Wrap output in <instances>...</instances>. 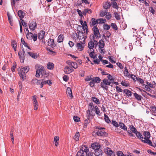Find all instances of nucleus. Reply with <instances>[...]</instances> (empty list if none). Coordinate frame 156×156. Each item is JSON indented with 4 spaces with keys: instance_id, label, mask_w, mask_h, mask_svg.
<instances>
[{
    "instance_id": "a18cd8bd",
    "label": "nucleus",
    "mask_w": 156,
    "mask_h": 156,
    "mask_svg": "<svg viewBox=\"0 0 156 156\" xmlns=\"http://www.w3.org/2000/svg\"><path fill=\"white\" fill-rule=\"evenodd\" d=\"M136 80L143 85H144V81L141 78L139 77H136Z\"/></svg>"
},
{
    "instance_id": "e433bc0d",
    "label": "nucleus",
    "mask_w": 156,
    "mask_h": 156,
    "mask_svg": "<svg viewBox=\"0 0 156 156\" xmlns=\"http://www.w3.org/2000/svg\"><path fill=\"white\" fill-rule=\"evenodd\" d=\"M134 133L136 134V137L138 138H139L141 140H142L143 139V137L142 136L141 134L140 133V132L137 131L136 132Z\"/></svg>"
},
{
    "instance_id": "338daca9",
    "label": "nucleus",
    "mask_w": 156,
    "mask_h": 156,
    "mask_svg": "<svg viewBox=\"0 0 156 156\" xmlns=\"http://www.w3.org/2000/svg\"><path fill=\"white\" fill-rule=\"evenodd\" d=\"M73 64H72L71 66L75 69H76L78 67V65L76 63L73 62Z\"/></svg>"
},
{
    "instance_id": "f704fd0d",
    "label": "nucleus",
    "mask_w": 156,
    "mask_h": 156,
    "mask_svg": "<svg viewBox=\"0 0 156 156\" xmlns=\"http://www.w3.org/2000/svg\"><path fill=\"white\" fill-rule=\"evenodd\" d=\"M80 23L82 26H78V27H77L78 30L80 29V30H82L85 32V29L84 26H83V22L82 21H80Z\"/></svg>"
},
{
    "instance_id": "2eb2a0df",
    "label": "nucleus",
    "mask_w": 156,
    "mask_h": 156,
    "mask_svg": "<svg viewBox=\"0 0 156 156\" xmlns=\"http://www.w3.org/2000/svg\"><path fill=\"white\" fill-rule=\"evenodd\" d=\"M98 24L97 20H96L94 18H93L91 19L90 25V26L92 27L94 26L95 25Z\"/></svg>"
},
{
    "instance_id": "09e8293b",
    "label": "nucleus",
    "mask_w": 156,
    "mask_h": 156,
    "mask_svg": "<svg viewBox=\"0 0 156 156\" xmlns=\"http://www.w3.org/2000/svg\"><path fill=\"white\" fill-rule=\"evenodd\" d=\"M125 71H124V74L126 76L129 77V73L128 72V70L126 67H125Z\"/></svg>"
},
{
    "instance_id": "72a5a7b5",
    "label": "nucleus",
    "mask_w": 156,
    "mask_h": 156,
    "mask_svg": "<svg viewBox=\"0 0 156 156\" xmlns=\"http://www.w3.org/2000/svg\"><path fill=\"white\" fill-rule=\"evenodd\" d=\"M134 96L135 97L136 99L138 101L141 100L142 96L139 95L136 93H135L133 94Z\"/></svg>"
},
{
    "instance_id": "393cba45",
    "label": "nucleus",
    "mask_w": 156,
    "mask_h": 156,
    "mask_svg": "<svg viewBox=\"0 0 156 156\" xmlns=\"http://www.w3.org/2000/svg\"><path fill=\"white\" fill-rule=\"evenodd\" d=\"M145 140H142V142L144 143H146L154 147L153 145H152V142L151 140H149V139H146Z\"/></svg>"
},
{
    "instance_id": "4d7b16f0",
    "label": "nucleus",
    "mask_w": 156,
    "mask_h": 156,
    "mask_svg": "<svg viewBox=\"0 0 156 156\" xmlns=\"http://www.w3.org/2000/svg\"><path fill=\"white\" fill-rule=\"evenodd\" d=\"M114 14L115 15V17L116 20H120V17L119 14L116 12H115Z\"/></svg>"
},
{
    "instance_id": "3c124183",
    "label": "nucleus",
    "mask_w": 156,
    "mask_h": 156,
    "mask_svg": "<svg viewBox=\"0 0 156 156\" xmlns=\"http://www.w3.org/2000/svg\"><path fill=\"white\" fill-rule=\"evenodd\" d=\"M112 28L115 30H117L118 28L116 24L115 23H111V25Z\"/></svg>"
},
{
    "instance_id": "f3484780",
    "label": "nucleus",
    "mask_w": 156,
    "mask_h": 156,
    "mask_svg": "<svg viewBox=\"0 0 156 156\" xmlns=\"http://www.w3.org/2000/svg\"><path fill=\"white\" fill-rule=\"evenodd\" d=\"M103 151L100 149L94 151V154L96 156H102Z\"/></svg>"
},
{
    "instance_id": "774afa93",
    "label": "nucleus",
    "mask_w": 156,
    "mask_h": 156,
    "mask_svg": "<svg viewBox=\"0 0 156 156\" xmlns=\"http://www.w3.org/2000/svg\"><path fill=\"white\" fill-rule=\"evenodd\" d=\"M117 156H124V154L121 151H118L117 152Z\"/></svg>"
},
{
    "instance_id": "f8f14e48",
    "label": "nucleus",
    "mask_w": 156,
    "mask_h": 156,
    "mask_svg": "<svg viewBox=\"0 0 156 156\" xmlns=\"http://www.w3.org/2000/svg\"><path fill=\"white\" fill-rule=\"evenodd\" d=\"M66 94L68 97H69L71 99L73 98L72 90L70 87H68L66 89Z\"/></svg>"
},
{
    "instance_id": "680f3d73",
    "label": "nucleus",
    "mask_w": 156,
    "mask_h": 156,
    "mask_svg": "<svg viewBox=\"0 0 156 156\" xmlns=\"http://www.w3.org/2000/svg\"><path fill=\"white\" fill-rule=\"evenodd\" d=\"M94 106L93 105V104L92 102H91L89 104V109H90L92 110L94 109Z\"/></svg>"
},
{
    "instance_id": "412c9836",
    "label": "nucleus",
    "mask_w": 156,
    "mask_h": 156,
    "mask_svg": "<svg viewBox=\"0 0 156 156\" xmlns=\"http://www.w3.org/2000/svg\"><path fill=\"white\" fill-rule=\"evenodd\" d=\"M110 6L111 4L110 2H107L103 3V7L105 9H109Z\"/></svg>"
},
{
    "instance_id": "37998d69",
    "label": "nucleus",
    "mask_w": 156,
    "mask_h": 156,
    "mask_svg": "<svg viewBox=\"0 0 156 156\" xmlns=\"http://www.w3.org/2000/svg\"><path fill=\"white\" fill-rule=\"evenodd\" d=\"M19 74L20 77L22 78V79L23 80L26 79V76L25 74L26 73L20 72V73H19Z\"/></svg>"
},
{
    "instance_id": "79ce46f5",
    "label": "nucleus",
    "mask_w": 156,
    "mask_h": 156,
    "mask_svg": "<svg viewBox=\"0 0 156 156\" xmlns=\"http://www.w3.org/2000/svg\"><path fill=\"white\" fill-rule=\"evenodd\" d=\"M121 84L125 87H129V84L127 82V81H122L121 82Z\"/></svg>"
},
{
    "instance_id": "49530a36",
    "label": "nucleus",
    "mask_w": 156,
    "mask_h": 156,
    "mask_svg": "<svg viewBox=\"0 0 156 156\" xmlns=\"http://www.w3.org/2000/svg\"><path fill=\"white\" fill-rule=\"evenodd\" d=\"M106 20L105 19L100 18L97 19V21L98 23H104L106 22Z\"/></svg>"
},
{
    "instance_id": "a211bd4d",
    "label": "nucleus",
    "mask_w": 156,
    "mask_h": 156,
    "mask_svg": "<svg viewBox=\"0 0 156 156\" xmlns=\"http://www.w3.org/2000/svg\"><path fill=\"white\" fill-rule=\"evenodd\" d=\"M7 15L9 22L10 23V25L11 26H12L13 25V23L12 19V16L9 12H7Z\"/></svg>"
},
{
    "instance_id": "423d86ee",
    "label": "nucleus",
    "mask_w": 156,
    "mask_h": 156,
    "mask_svg": "<svg viewBox=\"0 0 156 156\" xmlns=\"http://www.w3.org/2000/svg\"><path fill=\"white\" fill-rule=\"evenodd\" d=\"M78 31L76 34L77 39L79 40L82 39L84 37V34L83 32V30H80V29H77Z\"/></svg>"
},
{
    "instance_id": "7c9ffc66",
    "label": "nucleus",
    "mask_w": 156,
    "mask_h": 156,
    "mask_svg": "<svg viewBox=\"0 0 156 156\" xmlns=\"http://www.w3.org/2000/svg\"><path fill=\"white\" fill-rule=\"evenodd\" d=\"M24 13L21 10L19 11L18 12V14L19 17L20 18V20L22 19L24 17Z\"/></svg>"
},
{
    "instance_id": "603ef678",
    "label": "nucleus",
    "mask_w": 156,
    "mask_h": 156,
    "mask_svg": "<svg viewBox=\"0 0 156 156\" xmlns=\"http://www.w3.org/2000/svg\"><path fill=\"white\" fill-rule=\"evenodd\" d=\"M103 28L105 30H107L110 28V26L107 24H105L103 25Z\"/></svg>"
},
{
    "instance_id": "69168bd1",
    "label": "nucleus",
    "mask_w": 156,
    "mask_h": 156,
    "mask_svg": "<svg viewBox=\"0 0 156 156\" xmlns=\"http://www.w3.org/2000/svg\"><path fill=\"white\" fill-rule=\"evenodd\" d=\"M32 38L34 41H36L37 40V35L36 34H34V35L33 34V36L32 37Z\"/></svg>"
},
{
    "instance_id": "b1692460",
    "label": "nucleus",
    "mask_w": 156,
    "mask_h": 156,
    "mask_svg": "<svg viewBox=\"0 0 156 156\" xmlns=\"http://www.w3.org/2000/svg\"><path fill=\"white\" fill-rule=\"evenodd\" d=\"M128 126L130 128L131 131L133 133H136L137 131V130L136 128H135L134 126L133 125H129Z\"/></svg>"
},
{
    "instance_id": "6e6d98bb",
    "label": "nucleus",
    "mask_w": 156,
    "mask_h": 156,
    "mask_svg": "<svg viewBox=\"0 0 156 156\" xmlns=\"http://www.w3.org/2000/svg\"><path fill=\"white\" fill-rule=\"evenodd\" d=\"M112 15L109 12H107L105 15V17L108 20H109L111 18Z\"/></svg>"
},
{
    "instance_id": "8fccbe9b",
    "label": "nucleus",
    "mask_w": 156,
    "mask_h": 156,
    "mask_svg": "<svg viewBox=\"0 0 156 156\" xmlns=\"http://www.w3.org/2000/svg\"><path fill=\"white\" fill-rule=\"evenodd\" d=\"M94 44L92 41H90L88 44V47L89 48H93L94 47Z\"/></svg>"
},
{
    "instance_id": "c85d7f7f",
    "label": "nucleus",
    "mask_w": 156,
    "mask_h": 156,
    "mask_svg": "<svg viewBox=\"0 0 156 156\" xmlns=\"http://www.w3.org/2000/svg\"><path fill=\"white\" fill-rule=\"evenodd\" d=\"M91 100L93 101L97 105L100 104L99 100L97 98L94 97H92L91 98Z\"/></svg>"
},
{
    "instance_id": "cd10ccee",
    "label": "nucleus",
    "mask_w": 156,
    "mask_h": 156,
    "mask_svg": "<svg viewBox=\"0 0 156 156\" xmlns=\"http://www.w3.org/2000/svg\"><path fill=\"white\" fill-rule=\"evenodd\" d=\"M59 140V137L58 136H55L54 137V142L55 145L57 147L58 145V142Z\"/></svg>"
},
{
    "instance_id": "ea45409f",
    "label": "nucleus",
    "mask_w": 156,
    "mask_h": 156,
    "mask_svg": "<svg viewBox=\"0 0 156 156\" xmlns=\"http://www.w3.org/2000/svg\"><path fill=\"white\" fill-rule=\"evenodd\" d=\"M104 119L106 122L107 123H109L111 121L109 118L108 116L106 115L105 114H104Z\"/></svg>"
},
{
    "instance_id": "58836bf2",
    "label": "nucleus",
    "mask_w": 156,
    "mask_h": 156,
    "mask_svg": "<svg viewBox=\"0 0 156 156\" xmlns=\"http://www.w3.org/2000/svg\"><path fill=\"white\" fill-rule=\"evenodd\" d=\"M92 12V11L90 9H85L83 12V14L86 15L87 13L90 14Z\"/></svg>"
},
{
    "instance_id": "7ed1b4c3",
    "label": "nucleus",
    "mask_w": 156,
    "mask_h": 156,
    "mask_svg": "<svg viewBox=\"0 0 156 156\" xmlns=\"http://www.w3.org/2000/svg\"><path fill=\"white\" fill-rule=\"evenodd\" d=\"M102 81L100 83L101 87L104 89L108 90V87L107 85H110L111 82L108 81V80L106 79H103Z\"/></svg>"
},
{
    "instance_id": "2f4dec72",
    "label": "nucleus",
    "mask_w": 156,
    "mask_h": 156,
    "mask_svg": "<svg viewBox=\"0 0 156 156\" xmlns=\"http://www.w3.org/2000/svg\"><path fill=\"white\" fill-rule=\"evenodd\" d=\"M27 53L30 56H31L32 58H34L35 59L38 57V55H37V54L29 52H27Z\"/></svg>"
},
{
    "instance_id": "bf43d9fd",
    "label": "nucleus",
    "mask_w": 156,
    "mask_h": 156,
    "mask_svg": "<svg viewBox=\"0 0 156 156\" xmlns=\"http://www.w3.org/2000/svg\"><path fill=\"white\" fill-rule=\"evenodd\" d=\"M73 118L74 121L76 122H78L80 120V118L77 116H74Z\"/></svg>"
},
{
    "instance_id": "0e129e2a",
    "label": "nucleus",
    "mask_w": 156,
    "mask_h": 156,
    "mask_svg": "<svg viewBox=\"0 0 156 156\" xmlns=\"http://www.w3.org/2000/svg\"><path fill=\"white\" fill-rule=\"evenodd\" d=\"M107 12L106 11H102L100 13V16L101 17H103L105 16Z\"/></svg>"
},
{
    "instance_id": "c03bdc74",
    "label": "nucleus",
    "mask_w": 156,
    "mask_h": 156,
    "mask_svg": "<svg viewBox=\"0 0 156 156\" xmlns=\"http://www.w3.org/2000/svg\"><path fill=\"white\" fill-rule=\"evenodd\" d=\"M112 6L113 8L118 9L119 6L117 5V3L115 2H113L112 3Z\"/></svg>"
},
{
    "instance_id": "4be33fe9",
    "label": "nucleus",
    "mask_w": 156,
    "mask_h": 156,
    "mask_svg": "<svg viewBox=\"0 0 156 156\" xmlns=\"http://www.w3.org/2000/svg\"><path fill=\"white\" fill-rule=\"evenodd\" d=\"M119 126L120 128L125 131H126L127 129V127L125 125L124 123L122 122H119Z\"/></svg>"
},
{
    "instance_id": "5701e85b",
    "label": "nucleus",
    "mask_w": 156,
    "mask_h": 156,
    "mask_svg": "<svg viewBox=\"0 0 156 156\" xmlns=\"http://www.w3.org/2000/svg\"><path fill=\"white\" fill-rule=\"evenodd\" d=\"M54 64L51 62H48L47 66V68L50 70L54 68Z\"/></svg>"
},
{
    "instance_id": "4c0bfd02",
    "label": "nucleus",
    "mask_w": 156,
    "mask_h": 156,
    "mask_svg": "<svg viewBox=\"0 0 156 156\" xmlns=\"http://www.w3.org/2000/svg\"><path fill=\"white\" fill-rule=\"evenodd\" d=\"M108 149L106 151L107 154L110 156H115V154L113 153L112 151L111 150H108Z\"/></svg>"
},
{
    "instance_id": "bb28decb",
    "label": "nucleus",
    "mask_w": 156,
    "mask_h": 156,
    "mask_svg": "<svg viewBox=\"0 0 156 156\" xmlns=\"http://www.w3.org/2000/svg\"><path fill=\"white\" fill-rule=\"evenodd\" d=\"M11 44V45L13 48L14 50L16 51V47L17 46L16 42L14 40H13L12 41Z\"/></svg>"
},
{
    "instance_id": "f257e3e1",
    "label": "nucleus",
    "mask_w": 156,
    "mask_h": 156,
    "mask_svg": "<svg viewBox=\"0 0 156 156\" xmlns=\"http://www.w3.org/2000/svg\"><path fill=\"white\" fill-rule=\"evenodd\" d=\"M35 68L37 69L35 75L37 77H39L40 76V74H41L42 76H44V77H47L48 76V73L46 72L43 66L39 64H37L35 65Z\"/></svg>"
},
{
    "instance_id": "aec40b11",
    "label": "nucleus",
    "mask_w": 156,
    "mask_h": 156,
    "mask_svg": "<svg viewBox=\"0 0 156 156\" xmlns=\"http://www.w3.org/2000/svg\"><path fill=\"white\" fill-rule=\"evenodd\" d=\"M123 93H125L128 97H130L132 95V92L128 89H124L123 90Z\"/></svg>"
},
{
    "instance_id": "a878e982",
    "label": "nucleus",
    "mask_w": 156,
    "mask_h": 156,
    "mask_svg": "<svg viewBox=\"0 0 156 156\" xmlns=\"http://www.w3.org/2000/svg\"><path fill=\"white\" fill-rule=\"evenodd\" d=\"M99 47L100 48H103L105 46L104 41L102 39L100 40L98 42Z\"/></svg>"
},
{
    "instance_id": "20e7f679",
    "label": "nucleus",
    "mask_w": 156,
    "mask_h": 156,
    "mask_svg": "<svg viewBox=\"0 0 156 156\" xmlns=\"http://www.w3.org/2000/svg\"><path fill=\"white\" fill-rule=\"evenodd\" d=\"M31 83H36V84L39 86L40 88H42L43 87L44 81L43 79L38 80L36 78L34 79L31 81Z\"/></svg>"
},
{
    "instance_id": "de8ad7c7",
    "label": "nucleus",
    "mask_w": 156,
    "mask_h": 156,
    "mask_svg": "<svg viewBox=\"0 0 156 156\" xmlns=\"http://www.w3.org/2000/svg\"><path fill=\"white\" fill-rule=\"evenodd\" d=\"M21 40L22 43L25 46V47H27L28 49H30V48L28 46L27 44L25 42L23 38H21Z\"/></svg>"
},
{
    "instance_id": "6ab92c4d",
    "label": "nucleus",
    "mask_w": 156,
    "mask_h": 156,
    "mask_svg": "<svg viewBox=\"0 0 156 156\" xmlns=\"http://www.w3.org/2000/svg\"><path fill=\"white\" fill-rule=\"evenodd\" d=\"M76 46L77 47V49L79 51H82L84 48V46L83 45V44L80 43H77L76 44Z\"/></svg>"
},
{
    "instance_id": "a19ab883",
    "label": "nucleus",
    "mask_w": 156,
    "mask_h": 156,
    "mask_svg": "<svg viewBox=\"0 0 156 156\" xmlns=\"http://www.w3.org/2000/svg\"><path fill=\"white\" fill-rule=\"evenodd\" d=\"M80 136V134L79 132H76L75 136L73 137V139L76 141H78L79 140Z\"/></svg>"
},
{
    "instance_id": "473e14b6",
    "label": "nucleus",
    "mask_w": 156,
    "mask_h": 156,
    "mask_svg": "<svg viewBox=\"0 0 156 156\" xmlns=\"http://www.w3.org/2000/svg\"><path fill=\"white\" fill-rule=\"evenodd\" d=\"M64 37L62 34H60L59 35L57 40V42L58 43H61L63 42V41Z\"/></svg>"
},
{
    "instance_id": "9b49d317",
    "label": "nucleus",
    "mask_w": 156,
    "mask_h": 156,
    "mask_svg": "<svg viewBox=\"0 0 156 156\" xmlns=\"http://www.w3.org/2000/svg\"><path fill=\"white\" fill-rule=\"evenodd\" d=\"M74 69L72 68H69V66H66L64 68V71L65 73L69 74L74 71Z\"/></svg>"
},
{
    "instance_id": "6e6552de",
    "label": "nucleus",
    "mask_w": 156,
    "mask_h": 156,
    "mask_svg": "<svg viewBox=\"0 0 156 156\" xmlns=\"http://www.w3.org/2000/svg\"><path fill=\"white\" fill-rule=\"evenodd\" d=\"M37 27V23H36V21L33 20L30 22L29 24V28L32 31L34 30Z\"/></svg>"
},
{
    "instance_id": "9d476101",
    "label": "nucleus",
    "mask_w": 156,
    "mask_h": 156,
    "mask_svg": "<svg viewBox=\"0 0 156 156\" xmlns=\"http://www.w3.org/2000/svg\"><path fill=\"white\" fill-rule=\"evenodd\" d=\"M91 147L92 149L94 150V151H96L100 149V145L97 142H95L92 143Z\"/></svg>"
},
{
    "instance_id": "052dcab7",
    "label": "nucleus",
    "mask_w": 156,
    "mask_h": 156,
    "mask_svg": "<svg viewBox=\"0 0 156 156\" xmlns=\"http://www.w3.org/2000/svg\"><path fill=\"white\" fill-rule=\"evenodd\" d=\"M112 123L114 126L116 127H118L119 126L118 123L115 121L112 120Z\"/></svg>"
},
{
    "instance_id": "39448f33",
    "label": "nucleus",
    "mask_w": 156,
    "mask_h": 156,
    "mask_svg": "<svg viewBox=\"0 0 156 156\" xmlns=\"http://www.w3.org/2000/svg\"><path fill=\"white\" fill-rule=\"evenodd\" d=\"M92 30L94 31V35L95 36L96 38H99L101 37V35L99 32V31L98 28L96 26H94Z\"/></svg>"
},
{
    "instance_id": "5fc2aeb1",
    "label": "nucleus",
    "mask_w": 156,
    "mask_h": 156,
    "mask_svg": "<svg viewBox=\"0 0 156 156\" xmlns=\"http://www.w3.org/2000/svg\"><path fill=\"white\" fill-rule=\"evenodd\" d=\"M108 75V78L109 80H110V82H111V83H112L113 81L114 80V79L113 78L112 76L110 74H109Z\"/></svg>"
},
{
    "instance_id": "13d9d810",
    "label": "nucleus",
    "mask_w": 156,
    "mask_h": 156,
    "mask_svg": "<svg viewBox=\"0 0 156 156\" xmlns=\"http://www.w3.org/2000/svg\"><path fill=\"white\" fill-rule=\"evenodd\" d=\"M92 75L87 76L84 79L85 81L87 82L91 80L92 79Z\"/></svg>"
},
{
    "instance_id": "f03ea898",
    "label": "nucleus",
    "mask_w": 156,
    "mask_h": 156,
    "mask_svg": "<svg viewBox=\"0 0 156 156\" xmlns=\"http://www.w3.org/2000/svg\"><path fill=\"white\" fill-rule=\"evenodd\" d=\"M96 129H98L95 131L96 133L98 136H107V133L103 130L105 129V128L100 126H97Z\"/></svg>"
},
{
    "instance_id": "864d4df0",
    "label": "nucleus",
    "mask_w": 156,
    "mask_h": 156,
    "mask_svg": "<svg viewBox=\"0 0 156 156\" xmlns=\"http://www.w3.org/2000/svg\"><path fill=\"white\" fill-rule=\"evenodd\" d=\"M95 83H98L101 81V79L99 77H94Z\"/></svg>"
},
{
    "instance_id": "1a4fd4ad",
    "label": "nucleus",
    "mask_w": 156,
    "mask_h": 156,
    "mask_svg": "<svg viewBox=\"0 0 156 156\" xmlns=\"http://www.w3.org/2000/svg\"><path fill=\"white\" fill-rule=\"evenodd\" d=\"M93 111H94V109L91 110L90 109H89L87 110L86 116L88 120H89L91 117H92L95 115L94 113L93 112Z\"/></svg>"
},
{
    "instance_id": "e2e57ef3",
    "label": "nucleus",
    "mask_w": 156,
    "mask_h": 156,
    "mask_svg": "<svg viewBox=\"0 0 156 156\" xmlns=\"http://www.w3.org/2000/svg\"><path fill=\"white\" fill-rule=\"evenodd\" d=\"M84 148L83 151V152H85L86 154L87 153L89 152V149L88 148V147L85 145H84Z\"/></svg>"
},
{
    "instance_id": "ddd939ff",
    "label": "nucleus",
    "mask_w": 156,
    "mask_h": 156,
    "mask_svg": "<svg viewBox=\"0 0 156 156\" xmlns=\"http://www.w3.org/2000/svg\"><path fill=\"white\" fill-rule=\"evenodd\" d=\"M30 68L28 66L21 67L20 72L25 73H27L29 71Z\"/></svg>"
},
{
    "instance_id": "4468645a",
    "label": "nucleus",
    "mask_w": 156,
    "mask_h": 156,
    "mask_svg": "<svg viewBox=\"0 0 156 156\" xmlns=\"http://www.w3.org/2000/svg\"><path fill=\"white\" fill-rule=\"evenodd\" d=\"M45 34V31L43 30H41L38 34V38L39 39H42L44 38Z\"/></svg>"
},
{
    "instance_id": "0eeeda50",
    "label": "nucleus",
    "mask_w": 156,
    "mask_h": 156,
    "mask_svg": "<svg viewBox=\"0 0 156 156\" xmlns=\"http://www.w3.org/2000/svg\"><path fill=\"white\" fill-rule=\"evenodd\" d=\"M25 51L23 49L22 51H20L18 52V55L20 59L21 62L23 63L25 58Z\"/></svg>"
},
{
    "instance_id": "c756f323",
    "label": "nucleus",
    "mask_w": 156,
    "mask_h": 156,
    "mask_svg": "<svg viewBox=\"0 0 156 156\" xmlns=\"http://www.w3.org/2000/svg\"><path fill=\"white\" fill-rule=\"evenodd\" d=\"M144 135L145 137L144 138V139H149L150 137V134L149 132L144 131Z\"/></svg>"
},
{
    "instance_id": "c9c22d12",
    "label": "nucleus",
    "mask_w": 156,
    "mask_h": 156,
    "mask_svg": "<svg viewBox=\"0 0 156 156\" xmlns=\"http://www.w3.org/2000/svg\"><path fill=\"white\" fill-rule=\"evenodd\" d=\"M43 79L44 84H48L49 86H51V85L52 83L50 80H46L44 78Z\"/></svg>"
},
{
    "instance_id": "dca6fc26",
    "label": "nucleus",
    "mask_w": 156,
    "mask_h": 156,
    "mask_svg": "<svg viewBox=\"0 0 156 156\" xmlns=\"http://www.w3.org/2000/svg\"><path fill=\"white\" fill-rule=\"evenodd\" d=\"M48 45L49 46H50L51 47H53L55 46V45L54 43V41L53 39L50 38L48 40Z\"/></svg>"
}]
</instances>
